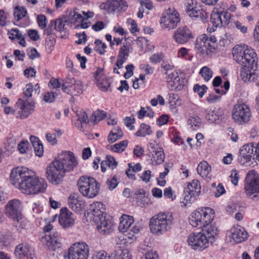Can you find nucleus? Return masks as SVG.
Returning <instances> with one entry per match:
<instances>
[{
	"label": "nucleus",
	"instance_id": "f257e3e1",
	"mask_svg": "<svg viewBox=\"0 0 259 259\" xmlns=\"http://www.w3.org/2000/svg\"><path fill=\"white\" fill-rule=\"evenodd\" d=\"M10 180L12 184L26 194L44 192L47 188L45 179L37 177L33 171L25 167L12 169Z\"/></svg>",
	"mask_w": 259,
	"mask_h": 259
},
{
	"label": "nucleus",
	"instance_id": "f03ea898",
	"mask_svg": "<svg viewBox=\"0 0 259 259\" xmlns=\"http://www.w3.org/2000/svg\"><path fill=\"white\" fill-rule=\"evenodd\" d=\"M77 164L72 152H62L47 167V178L52 184L57 185L62 182L66 172L72 170Z\"/></svg>",
	"mask_w": 259,
	"mask_h": 259
},
{
	"label": "nucleus",
	"instance_id": "7ed1b4c3",
	"mask_svg": "<svg viewBox=\"0 0 259 259\" xmlns=\"http://www.w3.org/2000/svg\"><path fill=\"white\" fill-rule=\"evenodd\" d=\"M217 227L202 229L200 233L191 234L188 239V244L194 250H203L212 244L218 237Z\"/></svg>",
	"mask_w": 259,
	"mask_h": 259
},
{
	"label": "nucleus",
	"instance_id": "20e7f679",
	"mask_svg": "<svg viewBox=\"0 0 259 259\" xmlns=\"http://www.w3.org/2000/svg\"><path fill=\"white\" fill-rule=\"evenodd\" d=\"M233 57L242 66L256 69L257 65V55L254 50L245 45H237L232 50Z\"/></svg>",
	"mask_w": 259,
	"mask_h": 259
},
{
	"label": "nucleus",
	"instance_id": "39448f33",
	"mask_svg": "<svg viewBox=\"0 0 259 259\" xmlns=\"http://www.w3.org/2000/svg\"><path fill=\"white\" fill-rule=\"evenodd\" d=\"M174 219L169 212H161L152 217L149 221L151 232L154 235H161L170 230L174 224Z\"/></svg>",
	"mask_w": 259,
	"mask_h": 259
},
{
	"label": "nucleus",
	"instance_id": "423d86ee",
	"mask_svg": "<svg viewBox=\"0 0 259 259\" xmlns=\"http://www.w3.org/2000/svg\"><path fill=\"white\" fill-rule=\"evenodd\" d=\"M214 218V211L210 207L198 208L194 211L189 218L190 224L194 227L206 229L217 227L211 222Z\"/></svg>",
	"mask_w": 259,
	"mask_h": 259
},
{
	"label": "nucleus",
	"instance_id": "0eeeda50",
	"mask_svg": "<svg viewBox=\"0 0 259 259\" xmlns=\"http://www.w3.org/2000/svg\"><path fill=\"white\" fill-rule=\"evenodd\" d=\"M77 186L79 192L88 198H93L99 193L100 185L95 179L91 177H80L77 181Z\"/></svg>",
	"mask_w": 259,
	"mask_h": 259
},
{
	"label": "nucleus",
	"instance_id": "6e6552de",
	"mask_svg": "<svg viewBox=\"0 0 259 259\" xmlns=\"http://www.w3.org/2000/svg\"><path fill=\"white\" fill-rule=\"evenodd\" d=\"M244 190L245 194L254 200L259 199V175L255 170H249L246 175Z\"/></svg>",
	"mask_w": 259,
	"mask_h": 259
},
{
	"label": "nucleus",
	"instance_id": "1a4fd4ad",
	"mask_svg": "<svg viewBox=\"0 0 259 259\" xmlns=\"http://www.w3.org/2000/svg\"><path fill=\"white\" fill-rule=\"evenodd\" d=\"M120 232L124 233L125 238L133 239L135 235L139 232V227L134 224V218L132 216L123 214L120 218V223L118 226Z\"/></svg>",
	"mask_w": 259,
	"mask_h": 259
},
{
	"label": "nucleus",
	"instance_id": "9d476101",
	"mask_svg": "<svg viewBox=\"0 0 259 259\" xmlns=\"http://www.w3.org/2000/svg\"><path fill=\"white\" fill-rule=\"evenodd\" d=\"M232 115L235 122L243 124L250 120L251 113L249 106L245 103H237L234 106Z\"/></svg>",
	"mask_w": 259,
	"mask_h": 259
},
{
	"label": "nucleus",
	"instance_id": "9b49d317",
	"mask_svg": "<svg viewBox=\"0 0 259 259\" xmlns=\"http://www.w3.org/2000/svg\"><path fill=\"white\" fill-rule=\"evenodd\" d=\"M180 21L179 15L175 8H168L162 14L160 24L163 29L168 30L175 28Z\"/></svg>",
	"mask_w": 259,
	"mask_h": 259
},
{
	"label": "nucleus",
	"instance_id": "f8f14e48",
	"mask_svg": "<svg viewBox=\"0 0 259 259\" xmlns=\"http://www.w3.org/2000/svg\"><path fill=\"white\" fill-rule=\"evenodd\" d=\"M201 192V185L198 180L194 179L189 182L184 189V200L188 203L194 202Z\"/></svg>",
	"mask_w": 259,
	"mask_h": 259
},
{
	"label": "nucleus",
	"instance_id": "ddd939ff",
	"mask_svg": "<svg viewBox=\"0 0 259 259\" xmlns=\"http://www.w3.org/2000/svg\"><path fill=\"white\" fill-rule=\"evenodd\" d=\"M89 247L85 242L73 244L69 248L68 253L69 259H87L89 256Z\"/></svg>",
	"mask_w": 259,
	"mask_h": 259
},
{
	"label": "nucleus",
	"instance_id": "4468645a",
	"mask_svg": "<svg viewBox=\"0 0 259 259\" xmlns=\"http://www.w3.org/2000/svg\"><path fill=\"white\" fill-rule=\"evenodd\" d=\"M83 84L79 80L74 78L67 77L62 85L63 92L71 96H79L82 94Z\"/></svg>",
	"mask_w": 259,
	"mask_h": 259
},
{
	"label": "nucleus",
	"instance_id": "2eb2a0df",
	"mask_svg": "<svg viewBox=\"0 0 259 259\" xmlns=\"http://www.w3.org/2000/svg\"><path fill=\"white\" fill-rule=\"evenodd\" d=\"M148 149V156L153 165L160 164L164 161L165 155L163 150L155 142L150 143Z\"/></svg>",
	"mask_w": 259,
	"mask_h": 259
},
{
	"label": "nucleus",
	"instance_id": "dca6fc26",
	"mask_svg": "<svg viewBox=\"0 0 259 259\" xmlns=\"http://www.w3.org/2000/svg\"><path fill=\"white\" fill-rule=\"evenodd\" d=\"M194 38L191 30L186 26L178 27L174 32L172 38L178 44L184 45Z\"/></svg>",
	"mask_w": 259,
	"mask_h": 259
},
{
	"label": "nucleus",
	"instance_id": "f3484780",
	"mask_svg": "<svg viewBox=\"0 0 259 259\" xmlns=\"http://www.w3.org/2000/svg\"><path fill=\"white\" fill-rule=\"evenodd\" d=\"M186 12L191 18L203 21L208 18V14L193 0H188L187 3Z\"/></svg>",
	"mask_w": 259,
	"mask_h": 259
},
{
	"label": "nucleus",
	"instance_id": "a211bd4d",
	"mask_svg": "<svg viewBox=\"0 0 259 259\" xmlns=\"http://www.w3.org/2000/svg\"><path fill=\"white\" fill-rule=\"evenodd\" d=\"M22 204L19 199H12L5 205V214L9 218L13 220L22 214Z\"/></svg>",
	"mask_w": 259,
	"mask_h": 259
},
{
	"label": "nucleus",
	"instance_id": "6ab92c4d",
	"mask_svg": "<svg viewBox=\"0 0 259 259\" xmlns=\"http://www.w3.org/2000/svg\"><path fill=\"white\" fill-rule=\"evenodd\" d=\"M255 147L252 144H247L243 146L239 151L238 160L242 165H245L250 162L254 155Z\"/></svg>",
	"mask_w": 259,
	"mask_h": 259
},
{
	"label": "nucleus",
	"instance_id": "aec40b11",
	"mask_svg": "<svg viewBox=\"0 0 259 259\" xmlns=\"http://www.w3.org/2000/svg\"><path fill=\"white\" fill-rule=\"evenodd\" d=\"M18 117L21 118H27L34 110L35 105L33 102L24 101L19 99L16 103Z\"/></svg>",
	"mask_w": 259,
	"mask_h": 259
},
{
	"label": "nucleus",
	"instance_id": "412c9836",
	"mask_svg": "<svg viewBox=\"0 0 259 259\" xmlns=\"http://www.w3.org/2000/svg\"><path fill=\"white\" fill-rule=\"evenodd\" d=\"M105 205L101 202H95L89 206L88 217L94 221H100V218L104 217Z\"/></svg>",
	"mask_w": 259,
	"mask_h": 259
},
{
	"label": "nucleus",
	"instance_id": "4be33fe9",
	"mask_svg": "<svg viewBox=\"0 0 259 259\" xmlns=\"http://www.w3.org/2000/svg\"><path fill=\"white\" fill-rule=\"evenodd\" d=\"M59 222L63 228H69L74 225L75 218L73 214L67 208L64 207L60 210Z\"/></svg>",
	"mask_w": 259,
	"mask_h": 259
},
{
	"label": "nucleus",
	"instance_id": "5701e85b",
	"mask_svg": "<svg viewBox=\"0 0 259 259\" xmlns=\"http://www.w3.org/2000/svg\"><path fill=\"white\" fill-rule=\"evenodd\" d=\"M17 259H33V250L26 243L18 245L15 249Z\"/></svg>",
	"mask_w": 259,
	"mask_h": 259
},
{
	"label": "nucleus",
	"instance_id": "b1692460",
	"mask_svg": "<svg viewBox=\"0 0 259 259\" xmlns=\"http://www.w3.org/2000/svg\"><path fill=\"white\" fill-rule=\"evenodd\" d=\"M47 245L50 250H55L61 247V237L57 230H53L46 234Z\"/></svg>",
	"mask_w": 259,
	"mask_h": 259
},
{
	"label": "nucleus",
	"instance_id": "393cba45",
	"mask_svg": "<svg viewBox=\"0 0 259 259\" xmlns=\"http://www.w3.org/2000/svg\"><path fill=\"white\" fill-rule=\"evenodd\" d=\"M97 225L98 231L103 234H109L113 230L114 225L112 221L105 216L100 218V221H94Z\"/></svg>",
	"mask_w": 259,
	"mask_h": 259
},
{
	"label": "nucleus",
	"instance_id": "a878e982",
	"mask_svg": "<svg viewBox=\"0 0 259 259\" xmlns=\"http://www.w3.org/2000/svg\"><path fill=\"white\" fill-rule=\"evenodd\" d=\"M231 237L234 242L241 243L248 238V234L245 229L240 226H234L230 230Z\"/></svg>",
	"mask_w": 259,
	"mask_h": 259
},
{
	"label": "nucleus",
	"instance_id": "bb28decb",
	"mask_svg": "<svg viewBox=\"0 0 259 259\" xmlns=\"http://www.w3.org/2000/svg\"><path fill=\"white\" fill-rule=\"evenodd\" d=\"M131 49L130 45L127 44L121 47L115 64L118 69H121L123 67V64L127 60Z\"/></svg>",
	"mask_w": 259,
	"mask_h": 259
},
{
	"label": "nucleus",
	"instance_id": "cd10ccee",
	"mask_svg": "<svg viewBox=\"0 0 259 259\" xmlns=\"http://www.w3.org/2000/svg\"><path fill=\"white\" fill-rule=\"evenodd\" d=\"M167 75L168 87L171 90H180L183 84L180 82V78L177 71H172Z\"/></svg>",
	"mask_w": 259,
	"mask_h": 259
},
{
	"label": "nucleus",
	"instance_id": "c85d7f7f",
	"mask_svg": "<svg viewBox=\"0 0 259 259\" xmlns=\"http://www.w3.org/2000/svg\"><path fill=\"white\" fill-rule=\"evenodd\" d=\"M69 207L75 211L79 212L84 207V201L75 194L71 195L68 198Z\"/></svg>",
	"mask_w": 259,
	"mask_h": 259
},
{
	"label": "nucleus",
	"instance_id": "c756f323",
	"mask_svg": "<svg viewBox=\"0 0 259 259\" xmlns=\"http://www.w3.org/2000/svg\"><path fill=\"white\" fill-rule=\"evenodd\" d=\"M255 70L242 66L240 70V77L245 82L254 81L258 77V75L254 72Z\"/></svg>",
	"mask_w": 259,
	"mask_h": 259
},
{
	"label": "nucleus",
	"instance_id": "7c9ffc66",
	"mask_svg": "<svg viewBox=\"0 0 259 259\" xmlns=\"http://www.w3.org/2000/svg\"><path fill=\"white\" fill-rule=\"evenodd\" d=\"M108 8L113 11H125L127 8V4L124 0H109L106 2Z\"/></svg>",
	"mask_w": 259,
	"mask_h": 259
},
{
	"label": "nucleus",
	"instance_id": "2f4dec72",
	"mask_svg": "<svg viewBox=\"0 0 259 259\" xmlns=\"http://www.w3.org/2000/svg\"><path fill=\"white\" fill-rule=\"evenodd\" d=\"M208 42V37L206 34H203L196 38L195 47L199 51H203L207 49L208 47H211Z\"/></svg>",
	"mask_w": 259,
	"mask_h": 259
},
{
	"label": "nucleus",
	"instance_id": "473e14b6",
	"mask_svg": "<svg viewBox=\"0 0 259 259\" xmlns=\"http://www.w3.org/2000/svg\"><path fill=\"white\" fill-rule=\"evenodd\" d=\"M30 140L34 148L36 155L38 157H41L44 153V148L41 142L39 141L38 138L33 136H30Z\"/></svg>",
	"mask_w": 259,
	"mask_h": 259
},
{
	"label": "nucleus",
	"instance_id": "72a5a7b5",
	"mask_svg": "<svg viewBox=\"0 0 259 259\" xmlns=\"http://www.w3.org/2000/svg\"><path fill=\"white\" fill-rule=\"evenodd\" d=\"M198 174L203 178L209 177L211 166L205 161L200 162L197 168Z\"/></svg>",
	"mask_w": 259,
	"mask_h": 259
},
{
	"label": "nucleus",
	"instance_id": "f704fd0d",
	"mask_svg": "<svg viewBox=\"0 0 259 259\" xmlns=\"http://www.w3.org/2000/svg\"><path fill=\"white\" fill-rule=\"evenodd\" d=\"M75 10L73 11H71L69 14L65 17L66 21L68 24H75L77 22H79L80 20H83V17L82 15L78 13Z\"/></svg>",
	"mask_w": 259,
	"mask_h": 259
},
{
	"label": "nucleus",
	"instance_id": "c9c22d12",
	"mask_svg": "<svg viewBox=\"0 0 259 259\" xmlns=\"http://www.w3.org/2000/svg\"><path fill=\"white\" fill-rule=\"evenodd\" d=\"M97 85L103 92H106L108 91H111L110 89V85L112 83V81L109 78H103L100 79L96 77Z\"/></svg>",
	"mask_w": 259,
	"mask_h": 259
},
{
	"label": "nucleus",
	"instance_id": "e433bc0d",
	"mask_svg": "<svg viewBox=\"0 0 259 259\" xmlns=\"http://www.w3.org/2000/svg\"><path fill=\"white\" fill-rule=\"evenodd\" d=\"M123 136V133L118 127H114L110 133L108 137V141L110 143H113Z\"/></svg>",
	"mask_w": 259,
	"mask_h": 259
},
{
	"label": "nucleus",
	"instance_id": "4c0bfd02",
	"mask_svg": "<svg viewBox=\"0 0 259 259\" xmlns=\"http://www.w3.org/2000/svg\"><path fill=\"white\" fill-rule=\"evenodd\" d=\"M67 22L66 21V18H59L55 20H52L50 22L51 27L54 28L58 31H63L65 29V25Z\"/></svg>",
	"mask_w": 259,
	"mask_h": 259
},
{
	"label": "nucleus",
	"instance_id": "58836bf2",
	"mask_svg": "<svg viewBox=\"0 0 259 259\" xmlns=\"http://www.w3.org/2000/svg\"><path fill=\"white\" fill-rule=\"evenodd\" d=\"M13 220L15 227L19 232L21 231L22 229H25L28 224V221L22 214Z\"/></svg>",
	"mask_w": 259,
	"mask_h": 259
},
{
	"label": "nucleus",
	"instance_id": "ea45409f",
	"mask_svg": "<svg viewBox=\"0 0 259 259\" xmlns=\"http://www.w3.org/2000/svg\"><path fill=\"white\" fill-rule=\"evenodd\" d=\"M205 118L210 122L213 123L220 119V115L212 108H208L205 110Z\"/></svg>",
	"mask_w": 259,
	"mask_h": 259
},
{
	"label": "nucleus",
	"instance_id": "a19ab883",
	"mask_svg": "<svg viewBox=\"0 0 259 259\" xmlns=\"http://www.w3.org/2000/svg\"><path fill=\"white\" fill-rule=\"evenodd\" d=\"M187 124L192 130H197L201 125V119L197 116H191L187 121Z\"/></svg>",
	"mask_w": 259,
	"mask_h": 259
},
{
	"label": "nucleus",
	"instance_id": "79ce46f5",
	"mask_svg": "<svg viewBox=\"0 0 259 259\" xmlns=\"http://www.w3.org/2000/svg\"><path fill=\"white\" fill-rule=\"evenodd\" d=\"M168 101L171 109H175L177 106L181 105L180 97L177 94H169L168 95Z\"/></svg>",
	"mask_w": 259,
	"mask_h": 259
},
{
	"label": "nucleus",
	"instance_id": "37998d69",
	"mask_svg": "<svg viewBox=\"0 0 259 259\" xmlns=\"http://www.w3.org/2000/svg\"><path fill=\"white\" fill-rule=\"evenodd\" d=\"M152 133V130L149 125L145 123H142L140 129L136 132V135L138 137H144L147 135H149Z\"/></svg>",
	"mask_w": 259,
	"mask_h": 259
},
{
	"label": "nucleus",
	"instance_id": "c03bdc74",
	"mask_svg": "<svg viewBox=\"0 0 259 259\" xmlns=\"http://www.w3.org/2000/svg\"><path fill=\"white\" fill-rule=\"evenodd\" d=\"M210 22L212 23V26L215 28L218 26H222L220 12H213L211 14Z\"/></svg>",
	"mask_w": 259,
	"mask_h": 259
},
{
	"label": "nucleus",
	"instance_id": "a18cd8bd",
	"mask_svg": "<svg viewBox=\"0 0 259 259\" xmlns=\"http://www.w3.org/2000/svg\"><path fill=\"white\" fill-rule=\"evenodd\" d=\"M127 145V141L126 140H124L109 146L112 151L117 153H121L124 150Z\"/></svg>",
	"mask_w": 259,
	"mask_h": 259
},
{
	"label": "nucleus",
	"instance_id": "49530a36",
	"mask_svg": "<svg viewBox=\"0 0 259 259\" xmlns=\"http://www.w3.org/2000/svg\"><path fill=\"white\" fill-rule=\"evenodd\" d=\"M27 11L22 7L17 6L14 10V15L17 21H19L26 16Z\"/></svg>",
	"mask_w": 259,
	"mask_h": 259
},
{
	"label": "nucleus",
	"instance_id": "de8ad7c7",
	"mask_svg": "<svg viewBox=\"0 0 259 259\" xmlns=\"http://www.w3.org/2000/svg\"><path fill=\"white\" fill-rule=\"evenodd\" d=\"M199 73L202 78L206 81L209 80L212 76V71L207 66L203 67L200 70Z\"/></svg>",
	"mask_w": 259,
	"mask_h": 259
},
{
	"label": "nucleus",
	"instance_id": "09e8293b",
	"mask_svg": "<svg viewBox=\"0 0 259 259\" xmlns=\"http://www.w3.org/2000/svg\"><path fill=\"white\" fill-rule=\"evenodd\" d=\"M106 113L105 111L98 110L93 113L92 118L93 119L94 122L96 123L103 120L105 117H106Z\"/></svg>",
	"mask_w": 259,
	"mask_h": 259
},
{
	"label": "nucleus",
	"instance_id": "8fccbe9b",
	"mask_svg": "<svg viewBox=\"0 0 259 259\" xmlns=\"http://www.w3.org/2000/svg\"><path fill=\"white\" fill-rule=\"evenodd\" d=\"M95 47L94 50L98 52L100 54L103 55L105 53V49L107 48L106 45L100 39H96L95 41Z\"/></svg>",
	"mask_w": 259,
	"mask_h": 259
},
{
	"label": "nucleus",
	"instance_id": "3c124183",
	"mask_svg": "<svg viewBox=\"0 0 259 259\" xmlns=\"http://www.w3.org/2000/svg\"><path fill=\"white\" fill-rule=\"evenodd\" d=\"M60 94V93L56 92H47L44 95V101L48 103H52L55 101V98L59 97Z\"/></svg>",
	"mask_w": 259,
	"mask_h": 259
},
{
	"label": "nucleus",
	"instance_id": "603ef678",
	"mask_svg": "<svg viewBox=\"0 0 259 259\" xmlns=\"http://www.w3.org/2000/svg\"><path fill=\"white\" fill-rule=\"evenodd\" d=\"M207 88L205 85H200L199 84L194 85L193 91L197 93L200 98H202L206 92Z\"/></svg>",
	"mask_w": 259,
	"mask_h": 259
},
{
	"label": "nucleus",
	"instance_id": "864d4df0",
	"mask_svg": "<svg viewBox=\"0 0 259 259\" xmlns=\"http://www.w3.org/2000/svg\"><path fill=\"white\" fill-rule=\"evenodd\" d=\"M114 259H131L127 250L116 252L114 255Z\"/></svg>",
	"mask_w": 259,
	"mask_h": 259
},
{
	"label": "nucleus",
	"instance_id": "5fc2aeb1",
	"mask_svg": "<svg viewBox=\"0 0 259 259\" xmlns=\"http://www.w3.org/2000/svg\"><path fill=\"white\" fill-rule=\"evenodd\" d=\"M9 15L3 10H0V26H5L9 22Z\"/></svg>",
	"mask_w": 259,
	"mask_h": 259
},
{
	"label": "nucleus",
	"instance_id": "6e6d98bb",
	"mask_svg": "<svg viewBox=\"0 0 259 259\" xmlns=\"http://www.w3.org/2000/svg\"><path fill=\"white\" fill-rule=\"evenodd\" d=\"M220 15L221 21H222V26L225 27L228 25L230 23L231 14L226 11H223L220 12Z\"/></svg>",
	"mask_w": 259,
	"mask_h": 259
},
{
	"label": "nucleus",
	"instance_id": "4d7b16f0",
	"mask_svg": "<svg viewBox=\"0 0 259 259\" xmlns=\"http://www.w3.org/2000/svg\"><path fill=\"white\" fill-rule=\"evenodd\" d=\"M118 182L116 176H114L113 178L108 179L106 181V185L110 190H113L117 186Z\"/></svg>",
	"mask_w": 259,
	"mask_h": 259
},
{
	"label": "nucleus",
	"instance_id": "13d9d810",
	"mask_svg": "<svg viewBox=\"0 0 259 259\" xmlns=\"http://www.w3.org/2000/svg\"><path fill=\"white\" fill-rule=\"evenodd\" d=\"M231 35L227 33H224L220 36L219 44L221 46H225L228 42H230L232 39Z\"/></svg>",
	"mask_w": 259,
	"mask_h": 259
},
{
	"label": "nucleus",
	"instance_id": "bf43d9fd",
	"mask_svg": "<svg viewBox=\"0 0 259 259\" xmlns=\"http://www.w3.org/2000/svg\"><path fill=\"white\" fill-rule=\"evenodd\" d=\"M92 259H111L110 256L104 250H100L95 253L92 257Z\"/></svg>",
	"mask_w": 259,
	"mask_h": 259
},
{
	"label": "nucleus",
	"instance_id": "052dcab7",
	"mask_svg": "<svg viewBox=\"0 0 259 259\" xmlns=\"http://www.w3.org/2000/svg\"><path fill=\"white\" fill-rule=\"evenodd\" d=\"M105 164H107L111 169L115 168L117 165V162L116 161L115 158L110 155H108L106 157V160H104Z\"/></svg>",
	"mask_w": 259,
	"mask_h": 259
},
{
	"label": "nucleus",
	"instance_id": "680f3d73",
	"mask_svg": "<svg viewBox=\"0 0 259 259\" xmlns=\"http://www.w3.org/2000/svg\"><path fill=\"white\" fill-rule=\"evenodd\" d=\"M141 259H158V254L156 251L149 250L146 252Z\"/></svg>",
	"mask_w": 259,
	"mask_h": 259
},
{
	"label": "nucleus",
	"instance_id": "e2e57ef3",
	"mask_svg": "<svg viewBox=\"0 0 259 259\" xmlns=\"http://www.w3.org/2000/svg\"><path fill=\"white\" fill-rule=\"evenodd\" d=\"M28 141L23 140L18 145V149L21 153H25L28 149Z\"/></svg>",
	"mask_w": 259,
	"mask_h": 259
},
{
	"label": "nucleus",
	"instance_id": "0e129e2a",
	"mask_svg": "<svg viewBox=\"0 0 259 259\" xmlns=\"http://www.w3.org/2000/svg\"><path fill=\"white\" fill-rule=\"evenodd\" d=\"M37 21L39 27L44 29L47 25V18L44 15H39L37 17Z\"/></svg>",
	"mask_w": 259,
	"mask_h": 259
},
{
	"label": "nucleus",
	"instance_id": "69168bd1",
	"mask_svg": "<svg viewBox=\"0 0 259 259\" xmlns=\"http://www.w3.org/2000/svg\"><path fill=\"white\" fill-rule=\"evenodd\" d=\"M163 59V55L162 53L154 54L150 58V61L152 63L157 64L161 62Z\"/></svg>",
	"mask_w": 259,
	"mask_h": 259
},
{
	"label": "nucleus",
	"instance_id": "338daca9",
	"mask_svg": "<svg viewBox=\"0 0 259 259\" xmlns=\"http://www.w3.org/2000/svg\"><path fill=\"white\" fill-rule=\"evenodd\" d=\"M77 115L78 116V120L80 121L81 124H86L89 122L88 116L85 112L80 111Z\"/></svg>",
	"mask_w": 259,
	"mask_h": 259
},
{
	"label": "nucleus",
	"instance_id": "774afa93",
	"mask_svg": "<svg viewBox=\"0 0 259 259\" xmlns=\"http://www.w3.org/2000/svg\"><path fill=\"white\" fill-rule=\"evenodd\" d=\"M225 192L226 190L224 186L222 184L220 183L215 188V191L214 192V195L215 197H219L225 193Z\"/></svg>",
	"mask_w": 259,
	"mask_h": 259
}]
</instances>
